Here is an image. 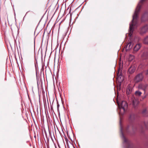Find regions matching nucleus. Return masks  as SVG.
Here are the masks:
<instances>
[{
	"mask_svg": "<svg viewBox=\"0 0 148 148\" xmlns=\"http://www.w3.org/2000/svg\"><path fill=\"white\" fill-rule=\"evenodd\" d=\"M145 0H141L138 3L135 10L134 14L133 16V19L130 24V34H132L134 27L136 25L137 22L138 16L143 3Z\"/></svg>",
	"mask_w": 148,
	"mask_h": 148,
	"instance_id": "nucleus-1",
	"label": "nucleus"
},
{
	"mask_svg": "<svg viewBox=\"0 0 148 148\" xmlns=\"http://www.w3.org/2000/svg\"><path fill=\"white\" fill-rule=\"evenodd\" d=\"M120 111L124 112L127 108L128 104L127 103L124 101H122L120 105L118 104Z\"/></svg>",
	"mask_w": 148,
	"mask_h": 148,
	"instance_id": "nucleus-2",
	"label": "nucleus"
},
{
	"mask_svg": "<svg viewBox=\"0 0 148 148\" xmlns=\"http://www.w3.org/2000/svg\"><path fill=\"white\" fill-rule=\"evenodd\" d=\"M143 73L138 74L135 77L134 81L136 83H138L142 81L143 79Z\"/></svg>",
	"mask_w": 148,
	"mask_h": 148,
	"instance_id": "nucleus-3",
	"label": "nucleus"
},
{
	"mask_svg": "<svg viewBox=\"0 0 148 148\" xmlns=\"http://www.w3.org/2000/svg\"><path fill=\"white\" fill-rule=\"evenodd\" d=\"M131 100L133 107L135 108H136L139 103V101L138 100L136 99L134 97L132 96L131 98Z\"/></svg>",
	"mask_w": 148,
	"mask_h": 148,
	"instance_id": "nucleus-4",
	"label": "nucleus"
},
{
	"mask_svg": "<svg viewBox=\"0 0 148 148\" xmlns=\"http://www.w3.org/2000/svg\"><path fill=\"white\" fill-rule=\"evenodd\" d=\"M101 1L99 0H96L95 2V7L96 9L99 10L101 9Z\"/></svg>",
	"mask_w": 148,
	"mask_h": 148,
	"instance_id": "nucleus-5",
	"label": "nucleus"
},
{
	"mask_svg": "<svg viewBox=\"0 0 148 148\" xmlns=\"http://www.w3.org/2000/svg\"><path fill=\"white\" fill-rule=\"evenodd\" d=\"M148 29V27L147 25H146L142 27L140 30V34H144L147 31Z\"/></svg>",
	"mask_w": 148,
	"mask_h": 148,
	"instance_id": "nucleus-6",
	"label": "nucleus"
},
{
	"mask_svg": "<svg viewBox=\"0 0 148 148\" xmlns=\"http://www.w3.org/2000/svg\"><path fill=\"white\" fill-rule=\"evenodd\" d=\"M147 86V85L146 84H140L138 86V88L139 89H142L144 91L145 93V90Z\"/></svg>",
	"mask_w": 148,
	"mask_h": 148,
	"instance_id": "nucleus-7",
	"label": "nucleus"
},
{
	"mask_svg": "<svg viewBox=\"0 0 148 148\" xmlns=\"http://www.w3.org/2000/svg\"><path fill=\"white\" fill-rule=\"evenodd\" d=\"M141 46V45L140 44H137L134 47V52H136L138 51L140 49Z\"/></svg>",
	"mask_w": 148,
	"mask_h": 148,
	"instance_id": "nucleus-8",
	"label": "nucleus"
},
{
	"mask_svg": "<svg viewBox=\"0 0 148 148\" xmlns=\"http://www.w3.org/2000/svg\"><path fill=\"white\" fill-rule=\"evenodd\" d=\"M136 70V67L135 66H132L129 69L128 72L130 74L134 73Z\"/></svg>",
	"mask_w": 148,
	"mask_h": 148,
	"instance_id": "nucleus-9",
	"label": "nucleus"
},
{
	"mask_svg": "<svg viewBox=\"0 0 148 148\" xmlns=\"http://www.w3.org/2000/svg\"><path fill=\"white\" fill-rule=\"evenodd\" d=\"M132 88L130 86H128L126 89V93L127 94H129L132 92Z\"/></svg>",
	"mask_w": 148,
	"mask_h": 148,
	"instance_id": "nucleus-10",
	"label": "nucleus"
},
{
	"mask_svg": "<svg viewBox=\"0 0 148 148\" xmlns=\"http://www.w3.org/2000/svg\"><path fill=\"white\" fill-rule=\"evenodd\" d=\"M142 113L143 114L145 115L148 113V110L147 108H145L143 110Z\"/></svg>",
	"mask_w": 148,
	"mask_h": 148,
	"instance_id": "nucleus-11",
	"label": "nucleus"
},
{
	"mask_svg": "<svg viewBox=\"0 0 148 148\" xmlns=\"http://www.w3.org/2000/svg\"><path fill=\"white\" fill-rule=\"evenodd\" d=\"M143 42L145 44H148V36L144 38Z\"/></svg>",
	"mask_w": 148,
	"mask_h": 148,
	"instance_id": "nucleus-12",
	"label": "nucleus"
},
{
	"mask_svg": "<svg viewBox=\"0 0 148 148\" xmlns=\"http://www.w3.org/2000/svg\"><path fill=\"white\" fill-rule=\"evenodd\" d=\"M142 92L139 91H137L135 93V95L137 96H139L141 94Z\"/></svg>",
	"mask_w": 148,
	"mask_h": 148,
	"instance_id": "nucleus-13",
	"label": "nucleus"
},
{
	"mask_svg": "<svg viewBox=\"0 0 148 148\" xmlns=\"http://www.w3.org/2000/svg\"><path fill=\"white\" fill-rule=\"evenodd\" d=\"M144 127H145L146 129H148V122L146 123H144Z\"/></svg>",
	"mask_w": 148,
	"mask_h": 148,
	"instance_id": "nucleus-14",
	"label": "nucleus"
},
{
	"mask_svg": "<svg viewBox=\"0 0 148 148\" xmlns=\"http://www.w3.org/2000/svg\"><path fill=\"white\" fill-rule=\"evenodd\" d=\"M127 46H128V48L129 49H131L132 48V43L131 42H130L128 44Z\"/></svg>",
	"mask_w": 148,
	"mask_h": 148,
	"instance_id": "nucleus-15",
	"label": "nucleus"
},
{
	"mask_svg": "<svg viewBox=\"0 0 148 148\" xmlns=\"http://www.w3.org/2000/svg\"><path fill=\"white\" fill-rule=\"evenodd\" d=\"M124 142L125 143H129V141L128 140L124 137Z\"/></svg>",
	"mask_w": 148,
	"mask_h": 148,
	"instance_id": "nucleus-16",
	"label": "nucleus"
},
{
	"mask_svg": "<svg viewBox=\"0 0 148 148\" xmlns=\"http://www.w3.org/2000/svg\"><path fill=\"white\" fill-rule=\"evenodd\" d=\"M145 72L146 74H148V70L147 71Z\"/></svg>",
	"mask_w": 148,
	"mask_h": 148,
	"instance_id": "nucleus-17",
	"label": "nucleus"
},
{
	"mask_svg": "<svg viewBox=\"0 0 148 148\" xmlns=\"http://www.w3.org/2000/svg\"><path fill=\"white\" fill-rule=\"evenodd\" d=\"M147 95H145L144 98H145L146 97Z\"/></svg>",
	"mask_w": 148,
	"mask_h": 148,
	"instance_id": "nucleus-18",
	"label": "nucleus"
}]
</instances>
